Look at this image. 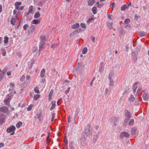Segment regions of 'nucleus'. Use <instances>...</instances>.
I'll return each instance as SVG.
<instances>
[{"instance_id":"nucleus-1","label":"nucleus","mask_w":149,"mask_h":149,"mask_svg":"<svg viewBox=\"0 0 149 149\" xmlns=\"http://www.w3.org/2000/svg\"><path fill=\"white\" fill-rule=\"evenodd\" d=\"M84 131L86 134L89 135L91 134L92 132V126L91 125H88L85 128Z\"/></svg>"},{"instance_id":"nucleus-2","label":"nucleus","mask_w":149,"mask_h":149,"mask_svg":"<svg viewBox=\"0 0 149 149\" xmlns=\"http://www.w3.org/2000/svg\"><path fill=\"white\" fill-rule=\"evenodd\" d=\"M15 129V127L13 125L7 128L6 131L8 132L11 133L12 132L11 134L13 135L14 134Z\"/></svg>"},{"instance_id":"nucleus-3","label":"nucleus","mask_w":149,"mask_h":149,"mask_svg":"<svg viewBox=\"0 0 149 149\" xmlns=\"http://www.w3.org/2000/svg\"><path fill=\"white\" fill-rule=\"evenodd\" d=\"M0 112L8 113L9 112V110L6 107L4 106L0 107Z\"/></svg>"},{"instance_id":"nucleus-4","label":"nucleus","mask_w":149,"mask_h":149,"mask_svg":"<svg viewBox=\"0 0 149 149\" xmlns=\"http://www.w3.org/2000/svg\"><path fill=\"white\" fill-rule=\"evenodd\" d=\"M5 120V116L4 114L0 115V124L1 125L4 123Z\"/></svg>"},{"instance_id":"nucleus-5","label":"nucleus","mask_w":149,"mask_h":149,"mask_svg":"<svg viewBox=\"0 0 149 149\" xmlns=\"http://www.w3.org/2000/svg\"><path fill=\"white\" fill-rule=\"evenodd\" d=\"M130 134L126 132H122L120 134V137L123 139L124 137H127L130 136Z\"/></svg>"},{"instance_id":"nucleus-6","label":"nucleus","mask_w":149,"mask_h":149,"mask_svg":"<svg viewBox=\"0 0 149 149\" xmlns=\"http://www.w3.org/2000/svg\"><path fill=\"white\" fill-rule=\"evenodd\" d=\"M113 125H116L118 123V118L113 117L112 119V121H111Z\"/></svg>"},{"instance_id":"nucleus-7","label":"nucleus","mask_w":149,"mask_h":149,"mask_svg":"<svg viewBox=\"0 0 149 149\" xmlns=\"http://www.w3.org/2000/svg\"><path fill=\"white\" fill-rule=\"evenodd\" d=\"M143 100L145 101H147L148 98V95L147 93H144L143 95Z\"/></svg>"},{"instance_id":"nucleus-8","label":"nucleus","mask_w":149,"mask_h":149,"mask_svg":"<svg viewBox=\"0 0 149 149\" xmlns=\"http://www.w3.org/2000/svg\"><path fill=\"white\" fill-rule=\"evenodd\" d=\"M44 41H40L39 44V50L40 52L42 50V49L44 46Z\"/></svg>"},{"instance_id":"nucleus-9","label":"nucleus","mask_w":149,"mask_h":149,"mask_svg":"<svg viewBox=\"0 0 149 149\" xmlns=\"http://www.w3.org/2000/svg\"><path fill=\"white\" fill-rule=\"evenodd\" d=\"M10 101V98L8 97L4 100V102L5 105L9 106L10 105L9 102Z\"/></svg>"},{"instance_id":"nucleus-10","label":"nucleus","mask_w":149,"mask_h":149,"mask_svg":"<svg viewBox=\"0 0 149 149\" xmlns=\"http://www.w3.org/2000/svg\"><path fill=\"white\" fill-rule=\"evenodd\" d=\"M54 92V90L53 89H52L50 92H49V95H48V99L49 101H51L52 99V96L53 95Z\"/></svg>"},{"instance_id":"nucleus-11","label":"nucleus","mask_w":149,"mask_h":149,"mask_svg":"<svg viewBox=\"0 0 149 149\" xmlns=\"http://www.w3.org/2000/svg\"><path fill=\"white\" fill-rule=\"evenodd\" d=\"M56 103L55 101H53L51 102L52 106L50 109V110L52 111L54 109L56 105Z\"/></svg>"},{"instance_id":"nucleus-12","label":"nucleus","mask_w":149,"mask_h":149,"mask_svg":"<svg viewBox=\"0 0 149 149\" xmlns=\"http://www.w3.org/2000/svg\"><path fill=\"white\" fill-rule=\"evenodd\" d=\"M40 20L33 19L32 20L31 23L32 24H38L40 23Z\"/></svg>"},{"instance_id":"nucleus-13","label":"nucleus","mask_w":149,"mask_h":149,"mask_svg":"<svg viewBox=\"0 0 149 149\" xmlns=\"http://www.w3.org/2000/svg\"><path fill=\"white\" fill-rule=\"evenodd\" d=\"M125 117L127 118L128 119H130L131 117V113L130 112L127 111L125 113Z\"/></svg>"},{"instance_id":"nucleus-14","label":"nucleus","mask_w":149,"mask_h":149,"mask_svg":"<svg viewBox=\"0 0 149 149\" xmlns=\"http://www.w3.org/2000/svg\"><path fill=\"white\" fill-rule=\"evenodd\" d=\"M95 0H88V5L92 6L95 2Z\"/></svg>"},{"instance_id":"nucleus-15","label":"nucleus","mask_w":149,"mask_h":149,"mask_svg":"<svg viewBox=\"0 0 149 149\" xmlns=\"http://www.w3.org/2000/svg\"><path fill=\"white\" fill-rule=\"evenodd\" d=\"M79 26V24L78 23H76L74 24L72 26V28L73 29H76L78 28Z\"/></svg>"},{"instance_id":"nucleus-16","label":"nucleus","mask_w":149,"mask_h":149,"mask_svg":"<svg viewBox=\"0 0 149 149\" xmlns=\"http://www.w3.org/2000/svg\"><path fill=\"white\" fill-rule=\"evenodd\" d=\"M135 98L133 95H131L129 98V101L131 102H134Z\"/></svg>"},{"instance_id":"nucleus-17","label":"nucleus","mask_w":149,"mask_h":149,"mask_svg":"<svg viewBox=\"0 0 149 149\" xmlns=\"http://www.w3.org/2000/svg\"><path fill=\"white\" fill-rule=\"evenodd\" d=\"M114 72L113 71H111L109 75L108 78L109 79H112V77L113 76Z\"/></svg>"},{"instance_id":"nucleus-18","label":"nucleus","mask_w":149,"mask_h":149,"mask_svg":"<svg viewBox=\"0 0 149 149\" xmlns=\"http://www.w3.org/2000/svg\"><path fill=\"white\" fill-rule=\"evenodd\" d=\"M45 69H43L41 71L40 76L41 77H44L45 76Z\"/></svg>"},{"instance_id":"nucleus-19","label":"nucleus","mask_w":149,"mask_h":149,"mask_svg":"<svg viewBox=\"0 0 149 149\" xmlns=\"http://www.w3.org/2000/svg\"><path fill=\"white\" fill-rule=\"evenodd\" d=\"M16 20H17L15 18H12L10 22L11 24L13 26L15 25V22H16Z\"/></svg>"},{"instance_id":"nucleus-20","label":"nucleus","mask_w":149,"mask_h":149,"mask_svg":"<svg viewBox=\"0 0 149 149\" xmlns=\"http://www.w3.org/2000/svg\"><path fill=\"white\" fill-rule=\"evenodd\" d=\"M138 33L139 36L141 37L145 36L147 35V33L144 31L139 32Z\"/></svg>"},{"instance_id":"nucleus-21","label":"nucleus","mask_w":149,"mask_h":149,"mask_svg":"<svg viewBox=\"0 0 149 149\" xmlns=\"http://www.w3.org/2000/svg\"><path fill=\"white\" fill-rule=\"evenodd\" d=\"M33 11V6H31L29 7V10L27 14V15H28L30 13H32Z\"/></svg>"},{"instance_id":"nucleus-22","label":"nucleus","mask_w":149,"mask_h":149,"mask_svg":"<svg viewBox=\"0 0 149 149\" xmlns=\"http://www.w3.org/2000/svg\"><path fill=\"white\" fill-rule=\"evenodd\" d=\"M137 84L138 83L137 82H135L133 84V90L134 92H135L136 90L138 87L137 86Z\"/></svg>"},{"instance_id":"nucleus-23","label":"nucleus","mask_w":149,"mask_h":149,"mask_svg":"<svg viewBox=\"0 0 149 149\" xmlns=\"http://www.w3.org/2000/svg\"><path fill=\"white\" fill-rule=\"evenodd\" d=\"M88 49L87 47H85L82 50V54H86L87 52Z\"/></svg>"},{"instance_id":"nucleus-24","label":"nucleus","mask_w":149,"mask_h":149,"mask_svg":"<svg viewBox=\"0 0 149 149\" xmlns=\"http://www.w3.org/2000/svg\"><path fill=\"white\" fill-rule=\"evenodd\" d=\"M40 15V14L38 12H36L35 14L34 17V18H37L39 17Z\"/></svg>"},{"instance_id":"nucleus-25","label":"nucleus","mask_w":149,"mask_h":149,"mask_svg":"<svg viewBox=\"0 0 149 149\" xmlns=\"http://www.w3.org/2000/svg\"><path fill=\"white\" fill-rule=\"evenodd\" d=\"M97 10V8L96 7L94 6L92 8V10L94 14H95L96 13Z\"/></svg>"},{"instance_id":"nucleus-26","label":"nucleus","mask_w":149,"mask_h":149,"mask_svg":"<svg viewBox=\"0 0 149 149\" xmlns=\"http://www.w3.org/2000/svg\"><path fill=\"white\" fill-rule=\"evenodd\" d=\"M22 122L21 121H19L16 124V126L17 128H19L22 126Z\"/></svg>"},{"instance_id":"nucleus-27","label":"nucleus","mask_w":149,"mask_h":149,"mask_svg":"<svg viewBox=\"0 0 149 149\" xmlns=\"http://www.w3.org/2000/svg\"><path fill=\"white\" fill-rule=\"evenodd\" d=\"M4 43L6 44L7 43L8 41L9 38L7 36H5L4 38Z\"/></svg>"},{"instance_id":"nucleus-28","label":"nucleus","mask_w":149,"mask_h":149,"mask_svg":"<svg viewBox=\"0 0 149 149\" xmlns=\"http://www.w3.org/2000/svg\"><path fill=\"white\" fill-rule=\"evenodd\" d=\"M136 130V129L135 128H132L131 130V134L132 135H134L135 134Z\"/></svg>"},{"instance_id":"nucleus-29","label":"nucleus","mask_w":149,"mask_h":149,"mask_svg":"<svg viewBox=\"0 0 149 149\" xmlns=\"http://www.w3.org/2000/svg\"><path fill=\"white\" fill-rule=\"evenodd\" d=\"M40 97L39 94L36 95L34 96L33 99L35 100H37Z\"/></svg>"},{"instance_id":"nucleus-30","label":"nucleus","mask_w":149,"mask_h":149,"mask_svg":"<svg viewBox=\"0 0 149 149\" xmlns=\"http://www.w3.org/2000/svg\"><path fill=\"white\" fill-rule=\"evenodd\" d=\"M22 3L21 2H15L14 5H15V6H19L22 5Z\"/></svg>"},{"instance_id":"nucleus-31","label":"nucleus","mask_w":149,"mask_h":149,"mask_svg":"<svg viewBox=\"0 0 149 149\" xmlns=\"http://www.w3.org/2000/svg\"><path fill=\"white\" fill-rule=\"evenodd\" d=\"M113 24L111 22L107 23V26L108 27V28L109 29H111L112 28V25Z\"/></svg>"},{"instance_id":"nucleus-32","label":"nucleus","mask_w":149,"mask_h":149,"mask_svg":"<svg viewBox=\"0 0 149 149\" xmlns=\"http://www.w3.org/2000/svg\"><path fill=\"white\" fill-rule=\"evenodd\" d=\"M109 85L110 86H113L114 84L113 81L112 79H109Z\"/></svg>"},{"instance_id":"nucleus-33","label":"nucleus","mask_w":149,"mask_h":149,"mask_svg":"<svg viewBox=\"0 0 149 149\" xmlns=\"http://www.w3.org/2000/svg\"><path fill=\"white\" fill-rule=\"evenodd\" d=\"M127 7V5H123L121 8V10L123 11H125Z\"/></svg>"},{"instance_id":"nucleus-34","label":"nucleus","mask_w":149,"mask_h":149,"mask_svg":"<svg viewBox=\"0 0 149 149\" xmlns=\"http://www.w3.org/2000/svg\"><path fill=\"white\" fill-rule=\"evenodd\" d=\"M97 7L98 8L101 7L103 6V3H100L99 2H97Z\"/></svg>"},{"instance_id":"nucleus-35","label":"nucleus","mask_w":149,"mask_h":149,"mask_svg":"<svg viewBox=\"0 0 149 149\" xmlns=\"http://www.w3.org/2000/svg\"><path fill=\"white\" fill-rule=\"evenodd\" d=\"M20 13H21L20 11H19L17 13V14L16 15L15 18L16 20H17L18 19V17L20 16Z\"/></svg>"},{"instance_id":"nucleus-36","label":"nucleus","mask_w":149,"mask_h":149,"mask_svg":"<svg viewBox=\"0 0 149 149\" xmlns=\"http://www.w3.org/2000/svg\"><path fill=\"white\" fill-rule=\"evenodd\" d=\"M33 106V105L32 104L29 105L27 108V110L29 111H31V110Z\"/></svg>"},{"instance_id":"nucleus-37","label":"nucleus","mask_w":149,"mask_h":149,"mask_svg":"<svg viewBox=\"0 0 149 149\" xmlns=\"http://www.w3.org/2000/svg\"><path fill=\"white\" fill-rule=\"evenodd\" d=\"M29 27V26L27 24H26L23 26V29L24 30L26 31Z\"/></svg>"},{"instance_id":"nucleus-38","label":"nucleus","mask_w":149,"mask_h":149,"mask_svg":"<svg viewBox=\"0 0 149 149\" xmlns=\"http://www.w3.org/2000/svg\"><path fill=\"white\" fill-rule=\"evenodd\" d=\"M134 119H132L130 121L129 124V125H132L134 124Z\"/></svg>"},{"instance_id":"nucleus-39","label":"nucleus","mask_w":149,"mask_h":149,"mask_svg":"<svg viewBox=\"0 0 149 149\" xmlns=\"http://www.w3.org/2000/svg\"><path fill=\"white\" fill-rule=\"evenodd\" d=\"M130 22V20L129 19H126L125 20V24H127L129 23Z\"/></svg>"},{"instance_id":"nucleus-40","label":"nucleus","mask_w":149,"mask_h":149,"mask_svg":"<svg viewBox=\"0 0 149 149\" xmlns=\"http://www.w3.org/2000/svg\"><path fill=\"white\" fill-rule=\"evenodd\" d=\"M34 91L35 93H38L39 92V90L37 87H35L34 88Z\"/></svg>"},{"instance_id":"nucleus-41","label":"nucleus","mask_w":149,"mask_h":149,"mask_svg":"<svg viewBox=\"0 0 149 149\" xmlns=\"http://www.w3.org/2000/svg\"><path fill=\"white\" fill-rule=\"evenodd\" d=\"M58 44H54L51 46V48H54L57 47Z\"/></svg>"},{"instance_id":"nucleus-42","label":"nucleus","mask_w":149,"mask_h":149,"mask_svg":"<svg viewBox=\"0 0 149 149\" xmlns=\"http://www.w3.org/2000/svg\"><path fill=\"white\" fill-rule=\"evenodd\" d=\"M25 78V76L24 75H22L20 78V81H23L24 80Z\"/></svg>"},{"instance_id":"nucleus-43","label":"nucleus","mask_w":149,"mask_h":149,"mask_svg":"<svg viewBox=\"0 0 149 149\" xmlns=\"http://www.w3.org/2000/svg\"><path fill=\"white\" fill-rule=\"evenodd\" d=\"M13 72V71L12 70L8 71L7 73V74L8 76H9Z\"/></svg>"},{"instance_id":"nucleus-44","label":"nucleus","mask_w":149,"mask_h":149,"mask_svg":"<svg viewBox=\"0 0 149 149\" xmlns=\"http://www.w3.org/2000/svg\"><path fill=\"white\" fill-rule=\"evenodd\" d=\"M94 19L92 17L90 18L88 20V22L90 23L91 21H94Z\"/></svg>"},{"instance_id":"nucleus-45","label":"nucleus","mask_w":149,"mask_h":149,"mask_svg":"<svg viewBox=\"0 0 149 149\" xmlns=\"http://www.w3.org/2000/svg\"><path fill=\"white\" fill-rule=\"evenodd\" d=\"M104 70V68L102 66H101L100 67V68L99 70V71L100 72H101Z\"/></svg>"},{"instance_id":"nucleus-46","label":"nucleus","mask_w":149,"mask_h":149,"mask_svg":"<svg viewBox=\"0 0 149 149\" xmlns=\"http://www.w3.org/2000/svg\"><path fill=\"white\" fill-rule=\"evenodd\" d=\"M41 41H44L45 39V37L44 36H42L40 37Z\"/></svg>"},{"instance_id":"nucleus-47","label":"nucleus","mask_w":149,"mask_h":149,"mask_svg":"<svg viewBox=\"0 0 149 149\" xmlns=\"http://www.w3.org/2000/svg\"><path fill=\"white\" fill-rule=\"evenodd\" d=\"M80 25L81 27H82L83 28H86V25L84 23H81L80 24Z\"/></svg>"},{"instance_id":"nucleus-48","label":"nucleus","mask_w":149,"mask_h":149,"mask_svg":"<svg viewBox=\"0 0 149 149\" xmlns=\"http://www.w3.org/2000/svg\"><path fill=\"white\" fill-rule=\"evenodd\" d=\"M31 79L30 76L29 75H27L26 76V79L27 81Z\"/></svg>"},{"instance_id":"nucleus-49","label":"nucleus","mask_w":149,"mask_h":149,"mask_svg":"<svg viewBox=\"0 0 149 149\" xmlns=\"http://www.w3.org/2000/svg\"><path fill=\"white\" fill-rule=\"evenodd\" d=\"M109 92V89L107 88L105 90V95H107Z\"/></svg>"},{"instance_id":"nucleus-50","label":"nucleus","mask_w":149,"mask_h":149,"mask_svg":"<svg viewBox=\"0 0 149 149\" xmlns=\"http://www.w3.org/2000/svg\"><path fill=\"white\" fill-rule=\"evenodd\" d=\"M55 116V114L54 113H53L52 114V121L54 119Z\"/></svg>"},{"instance_id":"nucleus-51","label":"nucleus","mask_w":149,"mask_h":149,"mask_svg":"<svg viewBox=\"0 0 149 149\" xmlns=\"http://www.w3.org/2000/svg\"><path fill=\"white\" fill-rule=\"evenodd\" d=\"M142 91V88H139L137 91V93H139Z\"/></svg>"},{"instance_id":"nucleus-52","label":"nucleus","mask_w":149,"mask_h":149,"mask_svg":"<svg viewBox=\"0 0 149 149\" xmlns=\"http://www.w3.org/2000/svg\"><path fill=\"white\" fill-rule=\"evenodd\" d=\"M70 89V87H68L67 90L65 91V93H68L69 92Z\"/></svg>"},{"instance_id":"nucleus-53","label":"nucleus","mask_w":149,"mask_h":149,"mask_svg":"<svg viewBox=\"0 0 149 149\" xmlns=\"http://www.w3.org/2000/svg\"><path fill=\"white\" fill-rule=\"evenodd\" d=\"M47 143H49L50 141L49 136V135L47 136Z\"/></svg>"},{"instance_id":"nucleus-54","label":"nucleus","mask_w":149,"mask_h":149,"mask_svg":"<svg viewBox=\"0 0 149 149\" xmlns=\"http://www.w3.org/2000/svg\"><path fill=\"white\" fill-rule=\"evenodd\" d=\"M10 85L12 87H13L15 86V84L12 82L10 83Z\"/></svg>"},{"instance_id":"nucleus-55","label":"nucleus","mask_w":149,"mask_h":149,"mask_svg":"<svg viewBox=\"0 0 149 149\" xmlns=\"http://www.w3.org/2000/svg\"><path fill=\"white\" fill-rule=\"evenodd\" d=\"M129 120V119H128L127 118H125L124 120V122L126 123Z\"/></svg>"},{"instance_id":"nucleus-56","label":"nucleus","mask_w":149,"mask_h":149,"mask_svg":"<svg viewBox=\"0 0 149 149\" xmlns=\"http://www.w3.org/2000/svg\"><path fill=\"white\" fill-rule=\"evenodd\" d=\"M94 77H93V80L90 82V86H91L93 85V82L94 81Z\"/></svg>"},{"instance_id":"nucleus-57","label":"nucleus","mask_w":149,"mask_h":149,"mask_svg":"<svg viewBox=\"0 0 149 149\" xmlns=\"http://www.w3.org/2000/svg\"><path fill=\"white\" fill-rule=\"evenodd\" d=\"M2 10V6L1 5H0V13H1Z\"/></svg>"},{"instance_id":"nucleus-58","label":"nucleus","mask_w":149,"mask_h":149,"mask_svg":"<svg viewBox=\"0 0 149 149\" xmlns=\"http://www.w3.org/2000/svg\"><path fill=\"white\" fill-rule=\"evenodd\" d=\"M4 145L3 143H0V148L2 147Z\"/></svg>"},{"instance_id":"nucleus-59","label":"nucleus","mask_w":149,"mask_h":149,"mask_svg":"<svg viewBox=\"0 0 149 149\" xmlns=\"http://www.w3.org/2000/svg\"><path fill=\"white\" fill-rule=\"evenodd\" d=\"M24 8V6H22L19 8V10H23Z\"/></svg>"},{"instance_id":"nucleus-60","label":"nucleus","mask_w":149,"mask_h":149,"mask_svg":"<svg viewBox=\"0 0 149 149\" xmlns=\"http://www.w3.org/2000/svg\"><path fill=\"white\" fill-rule=\"evenodd\" d=\"M91 39L93 42H94L95 38V37H91Z\"/></svg>"},{"instance_id":"nucleus-61","label":"nucleus","mask_w":149,"mask_h":149,"mask_svg":"<svg viewBox=\"0 0 149 149\" xmlns=\"http://www.w3.org/2000/svg\"><path fill=\"white\" fill-rule=\"evenodd\" d=\"M64 142L66 144H67L68 143V140L67 139H65L64 141Z\"/></svg>"},{"instance_id":"nucleus-62","label":"nucleus","mask_w":149,"mask_h":149,"mask_svg":"<svg viewBox=\"0 0 149 149\" xmlns=\"http://www.w3.org/2000/svg\"><path fill=\"white\" fill-rule=\"evenodd\" d=\"M17 13V10H14L13 11V13L14 15L15 14Z\"/></svg>"},{"instance_id":"nucleus-63","label":"nucleus","mask_w":149,"mask_h":149,"mask_svg":"<svg viewBox=\"0 0 149 149\" xmlns=\"http://www.w3.org/2000/svg\"><path fill=\"white\" fill-rule=\"evenodd\" d=\"M15 6V9L17 10H19V6Z\"/></svg>"},{"instance_id":"nucleus-64","label":"nucleus","mask_w":149,"mask_h":149,"mask_svg":"<svg viewBox=\"0 0 149 149\" xmlns=\"http://www.w3.org/2000/svg\"><path fill=\"white\" fill-rule=\"evenodd\" d=\"M70 149H74V148L72 146H70Z\"/></svg>"}]
</instances>
